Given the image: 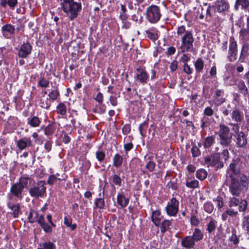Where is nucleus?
Returning a JSON list of instances; mask_svg holds the SVG:
<instances>
[{
	"label": "nucleus",
	"mask_w": 249,
	"mask_h": 249,
	"mask_svg": "<svg viewBox=\"0 0 249 249\" xmlns=\"http://www.w3.org/2000/svg\"><path fill=\"white\" fill-rule=\"evenodd\" d=\"M178 37H181V45L179 49L182 53L192 52L194 51V42L195 39L191 31L187 30L184 26L178 28L177 31Z\"/></svg>",
	"instance_id": "nucleus-1"
},
{
	"label": "nucleus",
	"mask_w": 249,
	"mask_h": 249,
	"mask_svg": "<svg viewBox=\"0 0 249 249\" xmlns=\"http://www.w3.org/2000/svg\"><path fill=\"white\" fill-rule=\"evenodd\" d=\"M62 9L70 17L71 20L76 18L81 9L80 3L73 1L74 0H59Z\"/></svg>",
	"instance_id": "nucleus-2"
},
{
	"label": "nucleus",
	"mask_w": 249,
	"mask_h": 249,
	"mask_svg": "<svg viewBox=\"0 0 249 249\" xmlns=\"http://www.w3.org/2000/svg\"><path fill=\"white\" fill-rule=\"evenodd\" d=\"M219 127L218 136L220 138V143L223 146H228L231 142L232 134L230 133V129L227 126L220 124Z\"/></svg>",
	"instance_id": "nucleus-3"
},
{
	"label": "nucleus",
	"mask_w": 249,
	"mask_h": 249,
	"mask_svg": "<svg viewBox=\"0 0 249 249\" xmlns=\"http://www.w3.org/2000/svg\"><path fill=\"white\" fill-rule=\"evenodd\" d=\"M161 14L159 7L152 5L146 10V18L152 23L157 22L160 18Z\"/></svg>",
	"instance_id": "nucleus-4"
},
{
	"label": "nucleus",
	"mask_w": 249,
	"mask_h": 249,
	"mask_svg": "<svg viewBox=\"0 0 249 249\" xmlns=\"http://www.w3.org/2000/svg\"><path fill=\"white\" fill-rule=\"evenodd\" d=\"M44 181L38 182L36 186L32 187L29 190V193L32 197L38 198L42 197L46 192V188Z\"/></svg>",
	"instance_id": "nucleus-5"
},
{
	"label": "nucleus",
	"mask_w": 249,
	"mask_h": 249,
	"mask_svg": "<svg viewBox=\"0 0 249 249\" xmlns=\"http://www.w3.org/2000/svg\"><path fill=\"white\" fill-rule=\"evenodd\" d=\"M220 156L219 153H215L211 156H207L204 158V164L207 167L216 166L218 168H221L223 164L220 161Z\"/></svg>",
	"instance_id": "nucleus-6"
},
{
	"label": "nucleus",
	"mask_w": 249,
	"mask_h": 249,
	"mask_svg": "<svg viewBox=\"0 0 249 249\" xmlns=\"http://www.w3.org/2000/svg\"><path fill=\"white\" fill-rule=\"evenodd\" d=\"M178 201L175 198H172L166 207L167 214L171 216H176L178 211Z\"/></svg>",
	"instance_id": "nucleus-7"
},
{
	"label": "nucleus",
	"mask_w": 249,
	"mask_h": 249,
	"mask_svg": "<svg viewBox=\"0 0 249 249\" xmlns=\"http://www.w3.org/2000/svg\"><path fill=\"white\" fill-rule=\"evenodd\" d=\"M231 178V184L230 186V190L231 193L234 196H239L241 191V186L239 183L238 179L235 178L234 176L230 175Z\"/></svg>",
	"instance_id": "nucleus-8"
},
{
	"label": "nucleus",
	"mask_w": 249,
	"mask_h": 249,
	"mask_svg": "<svg viewBox=\"0 0 249 249\" xmlns=\"http://www.w3.org/2000/svg\"><path fill=\"white\" fill-rule=\"evenodd\" d=\"M229 206L230 207L238 206V210L240 212H245L247 209V202L245 200H241L240 202L238 199L233 197L230 198Z\"/></svg>",
	"instance_id": "nucleus-9"
},
{
	"label": "nucleus",
	"mask_w": 249,
	"mask_h": 249,
	"mask_svg": "<svg viewBox=\"0 0 249 249\" xmlns=\"http://www.w3.org/2000/svg\"><path fill=\"white\" fill-rule=\"evenodd\" d=\"M237 53V45L234 40H231L229 45L228 58L230 62H233L236 59Z\"/></svg>",
	"instance_id": "nucleus-10"
},
{
	"label": "nucleus",
	"mask_w": 249,
	"mask_h": 249,
	"mask_svg": "<svg viewBox=\"0 0 249 249\" xmlns=\"http://www.w3.org/2000/svg\"><path fill=\"white\" fill-rule=\"evenodd\" d=\"M236 144L238 147L243 148L248 142L247 136L243 131H240L236 136Z\"/></svg>",
	"instance_id": "nucleus-11"
},
{
	"label": "nucleus",
	"mask_w": 249,
	"mask_h": 249,
	"mask_svg": "<svg viewBox=\"0 0 249 249\" xmlns=\"http://www.w3.org/2000/svg\"><path fill=\"white\" fill-rule=\"evenodd\" d=\"M23 189L22 188V187H20L17 183L13 184L10 189L11 194L20 200L23 197Z\"/></svg>",
	"instance_id": "nucleus-12"
},
{
	"label": "nucleus",
	"mask_w": 249,
	"mask_h": 249,
	"mask_svg": "<svg viewBox=\"0 0 249 249\" xmlns=\"http://www.w3.org/2000/svg\"><path fill=\"white\" fill-rule=\"evenodd\" d=\"M32 51V46L29 43H24L21 45L18 54L20 57L26 58L30 54Z\"/></svg>",
	"instance_id": "nucleus-13"
},
{
	"label": "nucleus",
	"mask_w": 249,
	"mask_h": 249,
	"mask_svg": "<svg viewBox=\"0 0 249 249\" xmlns=\"http://www.w3.org/2000/svg\"><path fill=\"white\" fill-rule=\"evenodd\" d=\"M8 208L11 210L10 213L14 218H17L19 215L21 214L20 207L19 203L15 204L9 202L7 204Z\"/></svg>",
	"instance_id": "nucleus-14"
},
{
	"label": "nucleus",
	"mask_w": 249,
	"mask_h": 249,
	"mask_svg": "<svg viewBox=\"0 0 249 249\" xmlns=\"http://www.w3.org/2000/svg\"><path fill=\"white\" fill-rule=\"evenodd\" d=\"M32 142L30 138H23L17 142L18 147L22 150L27 147L32 146Z\"/></svg>",
	"instance_id": "nucleus-15"
},
{
	"label": "nucleus",
	"mask_w": 249,
	"mask_h": 249,
	"mask_svg": "<svg viewBox=\"0 0 249 249\" xmlns=\"http://www.w3.org/2000/svg\"><path fill=\"white\" fill-rule=\"evenodd\" d=\"M214 9H216L218 12L221 13L227 11L229 8V5L225 0H218L215 2Z\"/></svg>",
	"instance_id": "nucleus-16"
},
{
	"label": "nucleus",
	"mask_w": 249,
	"mask_h": 249,
	"mask_svg": "<svg viewBox=\"0 0 249 249\" xmlns=\"http://www.w3.org/2000/svg\"><path fill=\"white\" fill-rule=\"evenodd\" d=\"M181 244L183 247L190 249L194 248L195 242L191 236H187L181 240Z\"/></svg>",
	"instance_id": "nucleus-17"
},
{
	"label": "nucleus",
	"mask_w": 249,
	"mask_h": 249,
	"mask_svg": "<svg viewBox=\"0 0 249 249\" xmlns=\"http://www.w3.org/2000/svg\"><path fill=\"white\" fill-rule=\"evenodd\" d=\"M231 120L235 123H240L243 120V113L237 108H234L231 114Z\"/></svg>",
	"instance_id": "nucleus-18"
},
{
	"label": "nucleus",
	"mask_w": 249,
	"mask_h": 249,
	"mask_svg": "<svg viewBox=\"0 0 249 249\" xmlns=\"http://www.w3.org/2000/svg\"><path fill=\"white\" fill-rule=\"evenodd\" d=\"M136 77L141 83H144L148 78V75L143 69L140 68L137 70Z\"/></svg>",
	"instance_id": "nucleus-19"
},
{
	"label": "nucleus",
	"mask_w": 249,
	"mask_h": 249,
	"mask_svg": "<svg viewBox=\"0 0 249 249\" xmlns=\"http://www.w3.org/2000/svg\"><path fill=\"white\" fill-rule=\"evenodd\" d=\"M37 222L45 232L49 233L52 232V230L51 227L45 222L44 216L42 215H40L38 217Z\"/></svg>",
	"instance_id": "nucleus-20"
},
{
	"label": "nucleus",
	"mask_w": 249,
	"mask_h": 249,
	"mask_svg": "<svg viewBox=\"0 0 249 249\" xmlns=\"http://www.w3.org/2000/svg\"><path fill=\"white\" fill-rule=\"evenodd\" d=\"M147 36L153 40H156L158 38V30L155 28H151L145 31Z\"/></svg>",
	"instance_id": "nucleus-21"
},
{
	"label": "nucleus",
	"mask_w": 249,
	"mask_h": 249,
	"mask_svg": "<svg viewBox=\"0 0 249 249\" xmlns=\"http://www.w3.org/2000/svg\"><path fill=\"white\" fill-rule=\"evenodd\" d=\"M129 201V199L124 196V195L119 194L117 196V203L121 207H126Z\"/></svg>",
	"instance_id": "nucleus-22"
},
{
	"label": "nucleus",
	"mask_w": 249,
	"mask_h": 249,
	"mask_svg": "<svg viewBox=\"0 0 249 249\" xmlns=\"http://www.w3.org/2000/svg\"><path fill=\"white\" fill-rule=\"evenodd\" d=\"M40 123V119L37 116H31L28 118V124L32 127H36L38 126Z\"/></svg>",
	"instance_id": "nucleus-23"
},
{
	"label": "nucleus",
	"mask_w": 249,
	"mask_h": 249,
	"mask_svg": "<svg viewBox=\"0 0 249 249\" xmlns=\"http://www.w3.org/2000/svg\"><path fill=\"white\" fill-rule=\"evenodd\" d=\"M32 179L28 177H21L19 179L18 182H17L22 188L24 190L28 187L29 185L31 184Z\"/></svg>",
	"instance_id": "nucleus-24"
},
{
	"label": "nucleus",
	"mask_w": 249,
	"mask_h": 249,
	"mask_svg": "<svg viewBox=\"0 0 249 249\" xmlns=\"http://www.w3.org/2000/svg\"><path fill=\"white\" fill-rule=\"evenodd\" d=\"M191 236L194 241L195 242H197L203 239V233L199 229L196 228L193 232V235Z\"/></svg>",
	"instance_id": "nucleus-25"
},
{
	"label": "nucleus",
	"mask_w": 249,
	"mask_h": 249,
	"mask_svg": "<svg viewBox=\"0 0 249 249\" xmlns=\"http://www.w3.org/2000/svg\"><path fill=\"white\" fill-rule=\"evenodd\" d=\"M215 136L212 135L207 137L204 140L203 145L205 148H209L215 142Z\"/></svg>",
	"instance_id": "nucleus-26"
},
{
	"label": "nucleus",
	"mask_w": 249,
	"mask_h": 249,
	"mask_svg": "<svg viewBox=\"0 0 249 249\" xmlns=\"http://www.w3.org/2000/svg\"><path fill=\"white\" fill-rule=\"evenodd\" d=\"M14 31L15 28L10 24H6L2 27V32L5 36L8 37V34L12 35Z\"/></svg>",
	"instance_id": "nucleus-27"
},
{
	"label": "nucleus",
	"mask_w": 249,
	"mask_h": 249,
	"mask_svg": "<svg viewBox=\"0 0 249 249\" xmlns=\"http://www.w3.org/2000/svg\"><path fill=\"white\" fill-rule=\"evenodd\" d=\"M151 219L156 226H159L160 222V213L159 211L153 212Z\"/></svg>",
	"instance_id": "nucleus-28"
},
{
	"label": "nucleus",
	"mask_w": 249,
	"mask_h": 249,
	"mask_svg": "<svg viewBox=\"0 0 249 249\" xmlns=\"http://www.w3.org/2000/svg\"><path fill=\"white\" fill-rule=\"evenodd\" d=\"M237 86L238 89V91L240 93L243 94L244 96L248 94V89L244 81H239L237 84Z\"/></svg>",
	"instance_id": "nucleus-29"
},
{
	"label": "nucleus",
	"mask_w": 249,
	"mask_h": 249,
	"mask_svg": "<svg viewBox=\"0 0 249 249\" xmlns=\"http://www.w3.org/2000/svg\"><path fill=\"white\" fill-rule=\"evenodd\" d=\"M52 104L50 99L42 97L40 101L39 106L41 108L48 109Z\"/></svg>",
	"instance_id": "nucleus-30"
},
{
	"label": "nucleus",
	"mask_w": 249,
	"mask_h": 249,
	"mask_svg": "<svg viewBox=\"0 0 249 249\" xmlns=\"http://www.w3.org/2000/svg\"><path fill=\"white\" fill-rule=\"evenodd\" d=\"M123 158L122 156L119 154H116L114 155L113 159V165L118 168L120 167L123 163Z\"/></svg>",
	"instance_id": "nucleus-31"
},
{
	"label": "nucleus",
	"mask_w": 249,
	"mask_h": 249,
	"mask_svg": "<svg viewBox=\"0 0 249 249\" xmlns=\"http://www.w3.org/2000/svg\"><path fill=\"white\" fill-rule=\"evenodd\" d=\"M171 225V221L169 220H164L161 223H160V231L162 233L167 231Z\"/></svg>",
	"instance_id": "nucleus-32"
},
{
	"label": "nucleus",
	"mask_w": 249,
	"mask_h": 249,
	"mask_svg": "<svg viewBox=\"0 0 249 249\" xmlns=\"http://www.w3.org/2000/svg\"><path fill=\"white\" fill-rule=\"evenodd\" d=\"M185 185L188 188L195 189L198 187L199 182L197 180H190L189 178H187Z\"/></svg>",
	"instance_id": "nucleus-33"
},
{
	"label": "nucleus",
	"mask_w": 249,
	"mask_h": 249,
	"mask_svg": "<svg viewBox=\"0 0 249 249\" xmlns=\"http://www.w3.org/2000/svg\"><path fill=\"white\" fill-rule=\"evenodd\" d=\"M64 224L71 230L73 231L76 228V225L75 224H72V219L71 217L68 215L66 216L64 218Z\"/></svg>",
	"instance_id": "nucleus-34"
},
{
	"label": "nucleus",
	"mask_w": 249,
	"mask_h": 249,
	"mask_svg": "<svg viewBox=\"0 0 249 249\" xmlns=\"http://www.w3.org/2000/svg\"><path fill=\"white\" fill-rule=\"evenodd\" d=\"M207 172L203 169H199L196 171V177L201 180L205 179L207 178Z\"/></svg>",
	"instance_id": "nucleus-35"
},
{
	"label": "nucleus",
	"mask_w": 249,
	"mask_h": 249,
	"mask_svg": "<svg viewBox=\"0 0 249 249\" xmlns=\"http://www.w3.org/2000/svg\"><path fill=\"white\" fill-rule=\"evenodd\" d=\"M39 216L38 213L36 211H32L30 213L28 218L30 223H34L37 222V219Z\"/></svg>",
	"instance_id": "nucleus-36"
},
{
	"label": "nucleus",
	"mask_w": 249,
	"mask_h": 249,
	"mask_svg": "<svg viewBox=\"0 0 249 249\" xmlns=\"http://www.w3.org/2000/svg\"><path fill=\"white\" fill-rule=\"evenodd\" d=\"M241 5L242 8H246L249 5V0H236L235 4V8L236 10L238 9V6Z\"/></svg>",
	"instance_id": "nucleus-37"
},
{
	"label": "nucleus",
	"mask_w": 249,
	"mask_h": 249,
	"mask_svg": "<svg viewBox=\"0 0 249 249\" xmlns=\"http://www.w3.org/2000/svg\"><path fill=\"white\" fill-rule=\"evenodd\" d=\"M195 66L196 72H201L204 67V62L202 59L201 58L197 59L195 63Z\"/></svg>",
	"instance_id": "nucleus-38"
},
{
	"label": "nucleus",
	"mask_w": 249,
	"mask_h": 249,
	"mask_svg": "<svg viewBox=\"0 0 249 249\" xmlns=\"http://www.w3.org/2000/svg\"><path fill=\"white\" fill-rule=\"evenodd\" d=\"M39 246L42 249H55V245L51 242H45L40 243Z\"/></svg>",
	"instance_id": "nucleus-39"
},
{
	"label": "nucleus",
	"mask_w": 249,
	"mask_h": 249,
	"mask_svg": "<svg viewBox=\"0 0 249 249\" xmlns=\"http://www.w3.org/2000/svg\"><path fill=\"white\" fill-rule=\"evenodd\" d=\"M59 95V91L57 89V88L56 87L54 89L52 90L48 94V96L49 97V99H50V100H55L57 99L58 96Z\"/></svg>",
	"instance_id": "nucleus-40"
},
{
	"label": "nucleus",
	"mask_w": 249,
	"mask_h": 249,
	"mask_svg": "<svg viewBox=\"0 0 249 249\" xmlns=\"http://www.w3.org/2000/svg\"><path fill=\"white\" fill-rule=\"evenodd\" d=\"M66 111V106L63 103H60L57 107V112L61 115H65Z\"/></svg>",
	"instance_id": "nucleus-41"
},
{
	"label": "nucleus",
	"mask_w": 249,
	"mask_h": 249,
	"mask_svg": "<svg viewBox=\"0 0 249 249\" xmlns=\"http://www.w3.org/2000/svg\"><path fill=\"white\" fill-rule=\"evenodd\" d=\"M63 178L57 177L54 175H51L49 177L47 182L50 185H53L57 182V180H61Z\"/></svg>",
	"instance_id": "nucleus-42"
},
{
	"label": "nucleus",
	"mask_w": 249,
	"mask_h": 249,
	"mask_svg": "<svg viewBox=\"0 0 249 249\" xmlns=\"http://www.w3.org/2000/svg\"><path fill=\"white\" fill-rule=\"evenodd\" d=\"M216 221L213 219H211L207 225V230L211 233L214 231L216 228Z\"/></svg>",
	"instance_id": "nucleus-43"
},
{
	"label": "nucleus",
	"mask_w": 249,
	"mask_h": 249,
	"mask_svg": "<svg viewBox=\"0 0 249 249\" xmlns=\"http://www.w3.org/2000/svg\"><path fill=\"white\" fill-rule=\"evenodd\" d=\"M96 207L99 209H103L105 206V201L104 199L99 198H97L95 201Z\"/></svg>",
	"instance_id": "nucleus-44"
},
{
	"label": "nucleus",
	"mask_w": 249,
	"mask_h": 249,
	"mask_svg": "<svg viewBox=\"0 0 249 249\" xmlns=\"http://www.w3.org/2000/svg\"><path fill=\"white\" fill-rule=\"evenodd\" d=\"M230 168L231 172L235 175H237L239 173V170L238 166L237 164L234 163H231L230 165Z\"/></svg>",
	"instance_id": "nucleus-45"
},
{
	"label": "nucleus",
	"mask_w": 249,
	"mask_h": 249,
	"mask_svg": "<svg viewBox=\"0 0 249 249\" xmlns=\"http://www.w3.org/2000/svg\"><path fill=\"white\" fill-rule=\"evenodd\" d=\"M49 81L44 77L42 78L38 82V85L42 88H47L49 86Z\"/></svg>",
	"instance_id": "nucleus-46"
},
{
	"label": "nucleus",
	"mask_w": 249,
	"mask_h": 249,
	"mask_svg": "<svg viewBox=\"0 0 249 249\" xmlns=\"http://www.w3.org/2000/svg\"><path fill=\"white\" fill-rule=\"evenodd\" d=\"M120 97L119 94H115L114 95H111L109 97V101L113 106H116L118 104L117 99Z\"/></svg>",
	"instance_id": "nucleus-47"
},
{
	"label": "nucleus",
	"mask_w": 249,
	"mask_h": 249,
	"mask_svg": "<svg viewBox=\"0 0 249 249\" xmlns=\"http://www.w3.org/2000/svg\"><path fill=\"white\" fill-rule=\"evenodd\" d=\"M191 152L193 157H197L200 155L199 149L196 146L194 145L191 149Z\"/></svg>",
	"instance_id": "nucleus-48"
},
{
	"label": "nucleus",
	"mask_w": 249,
	"mask_h": 249,
	"mask_svg": "<svg viewBox=\"0 0 249 249\" xmlns=\"http://www.w3.org/2000/svg\"><path fill=\"white\" fill-rule=\"evenodd\" d=\"M96 157L99 161H103L105 158V153L102 151H98L96 152Z\"/></svg>",
	"instance_id": "nucleus-49"
},
{
	"label": "nucleus",
	"mask_w": 249,
	"mask_h": 249,
	"mask_svg": "<svg viewBox=\"0 0 249 249\" xmlns=\"http://www.w3.org/2000/svg\"><path fill=\"white\" fill-rule=\"evenodd\" d=\"M242 226L245 230L249 231V216L244 217Z\"/></svg>",
	"instance_id": "nucleus-50"
},
{
	"label": "nucleus",
	"mask_w": 249,
	"mask_h": 249,
	"mask_svg": "<svg viewBox=\"0 0 249 249\" xmlns=\"http://www.w3.org/2000/svg\"><path fill=\"white\" fill-rule=\"evenodd\" d=\"M228 124L232 126L231 130L233 132H234L235 133H238L239 130V125L238 123H229Z\"/></svg>",
	"instance_id": "nucleus-51"
},
{
	"label": "nucleus",
	"mask_w": 249,
	"mask_h": 249,
	"mask_svg": "<svg viewBox=\"0 0 249 249\" xmlns=\"http://www.w3.org/2000/svg\"><path fill=\"white\" fill-rule=\"evenodd\" d=\"M112 180L114 184L116 185L120 186L121 183V178L117 175H114L112 177Z\"/></svg>",
	"instance_id": "nucleus-52"
},
{
	"label": "nucleus",
	"mask_w": 249,
	"mask_h": 249,
	"mask_svg": "<svg viewBox=\"0 0 249 249\" xmlns=\"http://www.w3.org/2000/svg\"><path fill=\"white\" fill-rule=\"evenodd\" d=\"M204 209L206 212L211 213L213 212V207L212 203H207L204 204Z\"/></svg>",
	"instance_id": "nucleus-53"
},
{
	"label": "nucleus",
	"mask_w": 249,
	"mask_h": 249,
	"mask_svg": "<svg viewBox=\"0 0 249 249\" xmlns=\"http://www.w3.org/2000/svg\"><path fill=\"white\" fill-rule=\"evenodd\" d=\"M213 201L216 202L217 207L218 209H220L223 206V198L221 197L217 196Z\"/></svg>",
	"instance_id": "nucleus-54"
},
{
	"label": "nucleus",
	"mask_w": 249,
	"mask_h": 249,
	"mask_svg": "<svg viewBox=\"0 0 249 249\" xmlns=\"http://www.w3.org/2000/svg\"><path fill=\"white\" fill-rule=\"evenodd\" d=\"M214 113L213 110L209 107H206L204 110V114L208 116H211Z\"/></svg>",
	"instance_id": "nucleus-55"
},
{
	"label": "nucleus",
	"mask_w": 249,
	"mask_h": 249,
	"mask_svg": "<svg viewBox=\"0 0 249 249\" xmlns=\"http://www.w3.org/2000/svg\"><path fill=\"white\" fill-rule=\"evenodd\" d=\"M155 167V164L152 161H148L146 165V168L150 172H152L154 170Z\"/></svg>",
	"instance_id": "nucleus-56"
},
{
	"label": "nucleus",
	"mask_w": 249,
	"mask_h": 249,
	"mask_svg": "<svg viewBox=\"0 0 249 249\" xmlns=\"http://www.w3.org/2000/svg\"><path fill=\"white\" fill-rule=\"evenodd\" d=\"M240 182L242 183V186L244 187H246L247 185L249 184L248 183V177L246 176L243 175L240 178Z\"/></svg>",
	"instance_id": "nucleus-57"
},
{
	"label": "nucleus",
	"mask_w": 249,
	"mask_h": 249,
	"mask_svg": "<svg viewBox=\"0 0 249 249\" xmlns=\"http://www.w3.org/2000/svg\"><path fill=\"white\" fill-rule=\"evenodd\" d=\"M53 132V127L51 125H48L45 127V135L49 136L52 135Z\"/></svg>",
	"instance_id": "nucleus-58"
},
{
	"label": "nucleus",
	"mask_w": 249,
	"mask_h": 249,
	"mask_svg": "<svg viewBox=\"0 0 249 249\" xmlns=\"http://www.w3.org/2000/svg\"><path fill=\"white\" fill-rule=\"evenodd\" d=\"M183 71L187 74H190L192 73V69L187 63H184V64Z\"/></svg>",
	"instance_id": "nucleus-59"
},
{
	"label": "nucleus",
	"mask_w": 249,
	"mask_h": 249,
	"mask_svg": "<svg viewBox=\"0 0 249 249\" xmlns=\"http://www.w3.org/2000/svg\"><path fill=\"white\" fill-rule=\"evenodd\" d=\"M191 223L194 226H197L199 223L198 218L195 215H192L191 218Z\"/></svg>",
	"instance_id": "nucleus-60"
},
{
	"label": "nucleus",
	"mask_w": 249,
	"mask_h": 249,
	"mask_svg": "<svg viewBox=\"0 0 249 249\" xmlns=\"http://www.w3.org/2000/svg\"><path fill=\"white\" fill-rule=\"evenodd\" d=\"M227 213L231 216H235L238 214V212L232 209H229L226 210Z\"/></svg>",
	"instance_id": "nucleus-61"
},
{
	"label": "nucleus",
	"mask_w": 249,
	"mask_h": 249,
	"mask_svg": "<svg viewBox=\"0 0 249 249\" xmlns=\"http://www.w3.org/2000/svg\"><path fill=\"white\" fill-rule=\"evenodd\" d=\"M94 99L100 104H102L103 100V94L101 93V92H99L97 94L96 97H95Z\"/></svg>",
	"instance_id": "nucleus-62"
},
{
	"label": "nucleus",
	"mask_w": 249,
	"mask_h": 249,
	"mask_svg": "<svg viewBox=\"0 0 249 249\" xmlns=\"http://www.w3.org/2000/svg\"><path fill=\"white\" fill-rule=\"evenodd\" d=\"M167 187H168L169 189H171L173 190H176L178 188L176 183L172 181H170L168 183Z\"/></svg>",
	"instance_id": "nucleus-63"
},
{
	"label": "nucleus",
	"mask_w": 249,
	"mask_h": 249,
	"mask_svg": "<svg viewBox=\"0 0 249 249\" xmlns=\"http://www.w3.org/2000/svg\"><path fill=\"white\" fill-rule=\"evenodd\" d=\"M18 3V0H8V4L9 7L14 9Z\"/></svg>",
	"instance_id": "nucleus-64"
}]
</instances>
